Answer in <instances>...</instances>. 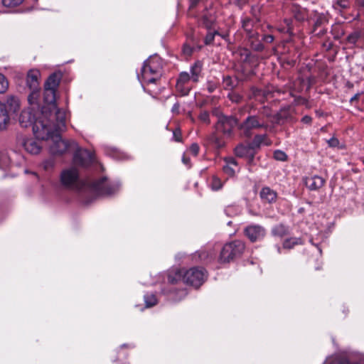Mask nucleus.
Wrapping results in <instances>:
<instances>
[{"instance_id": "obj_13", "label": "nucleus", "mask_w": 364, "mask_h": 364, "mask_svg": "<svg viewBox=\"0 0 364 364\" xmlns=\"http://www.w3.org/2000/svg\"><path fill=\"white\" fill-rule=\"evenodd\" d=\"M255 148L252 146V143L245 145L240 144L235 149L236 156L239 157H246L252 159L255 154Z\"/></svg>"}, {"instance_id": "obj_42", "label": "nucleus", "mask_w": 364, "mask_h": 364, "mask_svg": "<svg viewBox=\"0 0 364 364\" xmlns=\"http://www.w3.org/2000/svg\"><path fill=\"white\" fill-rule=\"evenodd\" d=\"M199 146L198 145V144H192L191 146H190L189 148V150L188 151L193 156H197L198 152H199Z\"/></svg>"}, {"instance_id": "obj_26", "label": "nucleus", "mask_w": 364, "mask_h": 364, "mask_svg": "<svg viewBox=\"0 0 364 364\" xmlns=\"http://www.w3.org/2000/svg\"><path fill=\"white\" fill-rule=\"evenodd\" d=\"M301 243V239L297 237H291L284 240L283 243L284 249H291L294 246Z\"/></svg>"}, {"instance_id": "obj_37", "label": "nucleus", "mask_w": 364, "mask_h": 364, "mask_svg": "<svg viewBox=\"0 0 364 364\" xmlns=\"http://www.w3.org/2000/svg\"><path fill=\"white\" fill-rule=\"evenodd\" d=\"M210 141L218 149L223 147L224 145V142L215 134H213L210 137Z\"/></svg>"}, {"instance_id": "obj_56", "label": "nucleus", "mask_w": 364, "mask_h": 364, "mask_svg": "<svg viewBox=\"0 0 364 364\" xmlns=\"http://www.w3.org/2000/svg\"><path fill=\"white\" fill-rule=\"evenodd\" d=\"M208 90H209L210 92H212L213 91L214 88L213 87H210L208 88Z\"/></svg>"}, {"instance_id": "obj_17", "label": "nucleus", "mask_w": 364, "mask_h": 364, "mask_svg": "<svg viewBox=\"0 0 364 364\" xmlns=\"http://www.w3.org/2000/svg\"><path fill=\"white\" fill-rule=\"evenodd\" d=\"M260 198L264 202L273 203L276 200L277 194L269 187H263L259 193Z\"/></svg>"}, {"instance_id": "obj_50", "label": "nucleus", "mask_w": 364, "mask_h": 364, "mask_svg": "<svg viewBox=\"0 0 364 364\" xmlns=\"http://www.w3.org/2000/svg\"><path fill=\"white\" fill-rule=\"evenodd\" d=\"M182 161H183V163L185 165L188 166V165H189L190 159H189L188 158H187V157L186 156V155L184 154V155L183 156V158H182Z\"/></svg>"}, {"instance_id": "obj_19", "label": "nucleus", "mask_w": 364, "mask_h": 364, "mask_svg": "<svg viewBox=\"0 0 364 364\" xmlns=\"http://www.w3.org/2000/svg\"><path fill=\"white\" fill-rule=\"evenodd\" d=\"M225 164L223 166V171L230 176H234L235 168L237 167L236 161L233 158H228L225 160Z\"/></svg>"}, {"instance_id": "obj_24", "label": "nucleus", "mask_w": 364, "mask_h": 364, "mask_svg": "<svg viewBox=\"0 0 364 364\" xmlns=\"http://www.w3.org/2000/svg\"><path fill=\"white\" fill-rule=\"evenodd\" d=\"M12 164V156L7 153H3L0 156V168L6 169Z\"/></svg>"}, {"instance_id": "obj_30", "label": "nucleus", "mask_w": 364, "mask_h": 364, "mask_svg": "<svg viewBox=\"0 0 364 364\" xmlns=\"http://www.w3.org/2000/svg\"><path fill=\"white\" fill-rule=\"evenodd\" d=\"M144 301L146 307H151L156 304L157 299L153 294H148L144 296Z\"/></svg>"}, {"instance_id": "obj_40", "label": "nucleus", "mask_w": 364, "mask_h": 364, "mask_svg": "<svg viewBox=\"0 0 364 364\" xmlns=\"http://www.w3.org/2000/svg\"><path fill=\"white\" fill-rule=\"evenodd\" d=\"M199 119L204 123L209 124L210 123V117L209 113L206 111H203L199 114Z\"/></svg>"}, {"instance_id": "obj_27", "label": "nucleus", "mask_w": 364, "mask_h": 364, "mask_svg": "<svg viewBox=\"0 0 364 364\" xmlns=\"http://www.w3.org/2000/svg\"><path fill=\"white\" fill-rule=\"evenodd\" d=\"M315 21L314 23V31L316 28L321 26L327 21L326 16L323 14H314Z\"/></svg>"}, {"instance_id": "obj_46", "label": "nucleus", "mask_w": 364, "mask_h": 364, "mask_svg": "<svg viewBox=\"0 0 364 364\" xmlns=\"http://www.w3.org/2000/svg\"><path fill=\"white\" fill-rule=\"evenodd\" d=\"M328 144L331 147H336L339 144V141L336 138H331L328 141Z\"/></svg>"}, {"instance_id": "obj_18", "label": "nucleus", "mask_w": 364, "mask_h": 364, "mask_svg": "<svg viewBox=\"0 0 364 364\" xmlns=\"http://www.w3.org/2000/svg\"><path fill=\"white\" fill-rule=\"evenodd\" d=\"M291 12L294 15V18L298 21H304L308 19V12L307 11L299 6V5H293L291 6Z\"/></svg>"}, {"instance_id": "obj_36", "label": "nucleus", "mask_w": 364, "mask_h": 364, "mask_svg": "<svg viewBox=\"0 0 364 364\" xmlns=\"http://www.w3.org/2000/svg\"><path fill=\"white\" fill-rule=\"evenodd\" d=\"M349 6H350V4L348 0H338L333 5V6L336 9H345L348 8Z\"/></svg>"}, {"instance_id": "obj_9", "label": "nucleus", "mask_w": 364, "mask_h": 364, "mask_svg": "<svg viewBox=\"0 0 364 364\" xmlns=\"http://www.w3.org/2000/svg\"><path fill=\"white\" fill-rule=\"evenodd\" d=\"M215 18L211 14H204L201 19V24L208 30L204 43L205 45H210L214 41L215 36H220L225 39L227 36L220 34L218 31L215 28Z\"/></svg>"}, {"instance_id": "obj_21", "label": "nucleus", "mask_w": 364, "mask_h": 364, "mask_svg": "<svg viewBox=\"0 0 364 364\" xmlns=\"http://www.w3.org/2000/svg\"><path fill=\"white\" fill-rule=\"evenodd\" d=\"M201 70L202 63L199 61L195 63L194 65L191 67V77L193 82H196L198 81Z\"/></svg>"}, {"instance_id": "obj_51", "label": "nucleus", "mask_w": 364, "mask_h": 364, "mask_svg": "<svg viewBox=\"0 0 364 364\" xmlns=\"http://www.w3.org/2000/svg\"><path fill=\"white\" fill-rule=\"evenodd\" d=\"M356 3L360 8L364 9V0H356Z\"/></svg>"}, {"instance_id": "obj_43", "label": "nucleus", "mask_w": 364, "mask_h": 364, "mask_svg": "<svg viewBox=\"0 0 364 364\" xmlns=\"http://www.w3.org/2000/svg\"><path fill=\"white\" fill-rule=\"evenodd\" d=\"M54 166V161L53 159H48L43 162V167L46 170L52 168Z\"/></svg>"}, {"instance_id": "obj_12", "label": "nucleus", "mask_w": 364, "mask_h": 364, "mask_svg": "<svg viewBox=\"0 0 364 364\" xmlns=\"http://www.w3.org/2000/svg\"><path fill=\"white\" fill-rule=\"evenodd\" d=\"M245 236L252 242L261 240L266 234L264 228L259 225H250L244 230Z\"/></svg>"}, {"instance_id": "obj_52", "label": "nucleus", "mask_w": 364, "mask_h": 364, "mask_svg": "<svg viewBox=\"0 0 364 364\" xmlns=\"http://www.w3.org/2000/svg\"><path fill=\"white\" fill-rule=\"evenodd\" d=\"M249 23H250V21H243V25H242V26H243V28H244L246 31H248V28H247V26H248Z\"/></svg>"}, {"instance_id": "obj_47", "label": "nucleus", "mask_w": 364, "mask_h": 364, "mask_svg": "<svg viewBox=\"0 0 364 364\" xmlns=\"http://www.w3.org/2000/svg\"><path fill=\"white\" fill-rule=\"evenodd\" d=\"M180 105L178 102L175 103L171 109V112L173 114H178L179 113Z\"/></svg>"}, {"instance_id": "obj_1", "label": "nucleus", "mask_w": 364, "mask_h": 364, "mask_svg": "<svg viewBox=\"0 0 364 364\" xmlns=\"http://www.w3.org/2000/svg\"><path fill=\"white\" fill-rule=\"evenodd\" d=\"M45 129L48 134L45 137H41L33 129V134L38 139L48 140L50 139L51 144L49 146V151L53 156H60L69 151L71 149L76 150L73 161L75 165L87 167L95 161L92 152L86 149H78L77 144L75 141L64 140L60 136V132H64L66 128V112H56L54 117H45ZM36 122L34 124L33 128Z\"/></svg>"}, {"instance_id": "obj_57", "label": "nucleus", "mask_w": 364, "mask_h": 364, "mask_svg": "<svg viewBox=\"0 0 364 364\" xmlns=\"http://www.w3.org/2000/svg\"><path fill=\"white\" fill-rule=\"evenodd\" d=\"M261 48H262V46H261V45H259V46H258V47L257 48V50H260Z\"/></svg>"}, {"instance_id": "obj_10", "label": "nucleus", "mask_w": 364, "mask_h": 364, "mask_svg": "<svg viewBox=\"0 0 364 364\" xmlns=\"http://www.w3.org/2000/svg\"><path fill=\"white\" fill-rule=\"evenodd\" d=\"M238 120L232 116L220 115L216 124V129L225 134H230L232 129L238 127Z\"/></svg>"}, {"instance_id": "obj_6", "label": "nucleus", "mask_w": 364, "mask_h": 364, "mask_svg": "<svg viewBox=\"0 0 364 364\" xmlns=\"http://www.w3.org/2000/svg\"><path fill=\"white\" fill-rule=\"evenodd\" d=\"M162 60L160 57L155 55L147 59L141 70V75L138 78L142 82L154 83L161 75Z\"/></svg>"}, {"instance_id": "obj_28", "label": "nucleus", "mask_w": 364, "mask_h": 364, "mask_svg": "<svg viewBox=\"0 0 364 364\" xmlns=\"http://www.w3.org/2000/svg\"><path fill=\"white\" fill-rule=\"evenodd\" d=\"M284 23L286 24L285 27L279 26L277 28V31L280 33H287L289 35L292 34V21L291 19L285 18Z\"/></svg>"}, {"instance_id": "obj_48", "label": "nucleus", "mask_w": 364, "mask_h": 364, "mask_svg": "<svg viewBox=\"0 0 364 364\" xmlns=\"http://www.w3.org/2000/svg\"><path fill=\"white\" fill-rule=\"evenodd\" d=\"M301 121H302V122H304L305 124H309L311 122V117L306 115L302 117Z\"/></svg>"}, {"instance_id": "obj_15", "label": "nucleus", "mask_w": 364, "mask_h": 364, "mask_svg": "<svg viewBox=\"0 0 364 364\" xmlns=\"http://www.w3.org/2000/svg\"><path fill=\"white\" fill-rule=\"evenodd\" d=\"M24 149L31 154H38L40 153L42 146L41 143L35 139H26L23 142Z\"/></svg>"}, {"instance_id": "obj_7", "label": "nucleus", "mask_w": 364, "mask_h": 364, "mask_svg": "<svg viewBox=\"0 0 364 364\" xmlns=\"http://www.w3.org/2000/svg\"><path fill=\"white\" fill-rule=\"evenodd\" d=\"M20 107L17 97H8L6 103L0 102V130L5 129L10 122L11 115L16 114Z\"/></svg>"}, {"instance_id": "obj_39", "label": "nucleus", "mask_w": 364, "mask_h": 364, "mask_svg": "<svg viewBox=\"0 0 364 364\" xmlns=\"http://www.w3.org/2000/svg\"><path fill=\"white\" fill-rule=\"evenodd\" d=\"M228 97L232 102L235 103L240 102L242 100V96L240 95L233 92L228 94Z\"/></svg>"}, {"instance_id": "obj_8", "label": "nucleus", "mask_w": 364, "mask_h": 364, "mask_svg": "<svg viewBox=\"0 0 364 364\" xmlns=\"http://www.w3.org/2000/svg\"><path fill=\"white\" fill-rule=\"evenodd\" d=\"M245 250V243L240 240H235L226 243L219 257L220 262H229L242 255Z\"/></svg>"}, {"instance_id": "obj_5", "label": "nucleus", "mask_w": 364, "mask_h": 364, "mask_svg": "<svg viewBox=\"0 0 364 364\" xmlns=\"http://www.w3.org/2000/svg\"><path fill=\"white\" fill-rule=\"evenodd\" d=\"M206 277V272L203 268L193 267L188 270L182 269L170 272L168 281L173 284L182 280L184 283L198 288L205 282Z\"/></svg>"}, {"instance_id": "obj_34", "label": "nucleus", "mask_w": 364, "mask_h": 364, "mask_svg": "<svg viewBox=\"0 0 364 364\" xmlns=\"http://www.w3.org/2000/svg\"><path fill=\"white\" fill-rule=\"evenodd\" d=\"M274 158L280 161H285L287 159V155L282 150H276L274 152Z\"/></svg>"}, {"instance_id": "obj_53", "label": "nucleus", "mask_w": 364, "mask_h": 364, "mask_svg": "<svg viewBox=\"0 0 364 364\" xmlns=\"http://www.w3.org/2000/svg\"><path fill=\"white\" fill-rule=\"evenodd\" d=\"M180 293H181V297H180V299H181L182 297H184V296L186 295V294H187V293H186V291L185 290H181V291H180Z\"/></svg>"}, {"instance_id": "obj_38", "label": "nucleus", "mask_w": 364, "mask_h": 364, "mask_svg": "<svg viewBox=\"0 0 364 364\" xmlns=\"http://www.w3.org/2000/svg\"><path fill=\"white\" fill-rule=\"evenodd\" d=\"M359 38L360 33L358 32H354L348 36L347 41L349 43L355 44Z\"/></svg>"}, {"instance_id": "obj_31", "label": "nucleus", "mask_w": 364, "mask_h": 364, "mask_svg": "<svg viewBox=\"0 0 364 364\" xmlns=\"http://www.w3.org/2000/svg\"><path fill=\"white\" fill-rule=\"evenodd\" d=\"M9 87V82L6 77L0 73V94L5 92Z\"/></svg>"}, {"instance_id": "obj_16", "label": "nucleus", "mask_w": 364, "mask_h": 364, "mask_svg": "<svg viewBox=\"0 0 364 364\" xmlns=\"http://www.w3.org/2000/svg\"><path fill=\"white\" fill-rule=\"evenodd\" d=\"M325 183V180L318 176H313L305 179V184L311 191H316L321 188Z\"/></svg>"}, {"instance_id": "obj_33", "label": "nucleus", "mask_w": 364, "mask_h": 364, "mask_svg": "<svg viewBox=\"0 0 364 364\" xmlns=\"http://www.w3.org/2000/svg\"><path fill=\"white\" fill-rule=\"evenodd\" d=\"M190 80H191V75L186 72H183L180 74L176 83L187 84Z\"/></svg>"}, {"instance_id": "obj_14", "label": "nucleus", "mask_w": 364, "mask_h": 364, "mask_svg": "<svg viewBox=\"0 0 364 364\" xmlns=\"http://www.w3.org/2000/svg\"><path fill=\"white\" fill-rule=\"evenodd\" d=\"M41 73L38 70L33 69L28 72L26 77V85L30 90L39 89V77Z\"/></svg>"}, {"instance_id": "obj_49", "label": "nucleus", "mask_w": 364, "mask_h": 364, "mask_svg": "<svg viewBox=\"0 0 364 364\" xmlns=\"http://www.w3.org/2000/svg\"><path fill=\"white\" fill-rule=\"evenodd\" d=\"M264 40L267 43H272L274 41V36L272 35L264 36Z\"/></svg>"}, {"instance_id": "obj_22", "label": "nucleus", "mask_w": 364, "mask_h": 364, "mask_svg": "<svg viewBox=\"0 0 364 364\" xmlns=\"http://www.w3.org/2000/svg\"><path fill=\"white\" fill-rule=\"evenodd\" d=\"M272 233L274 236L282 237L289 234V228L283 224H279L272 228Z\"/></svg>"}, {"instance_id": "obj_45", "label": "nucleus", "mask_w": 364, "mask_h": 364, "mask_svg": "<svg viewBox=\"0 0 364 364\" xmlns=\"http://www.w3.org/2000/svg\"><path fill=\"white\" fill-rule=\"evenodd\" d=\"M183 52L186 55L189 56L193 52V48L190 46L185 45L183 48Z\"/></svg>"}, {"instance_id": "obj_25", "label": "nucleus", "mask_w": 364, "mask_h": 364, "mask_svg": "<svg viewBox=\"0 0 364 364\" xmlns=\"http://www.w3.org/2000/svg\"><path fill=\"white\" fill-rule=\"evenodd\" d=\"M224 182L217 176H213L210 182V186L212 190L218 191L223 186Z\"/></svg>"}, {"instance_id": "obj_35", "label": "nucleus", "mask_w": 364, "mask_h": 364, "mask_svg": "<svg viewBox=\"0 0 364 364\" xmlns=\"http://www.w3.org/2000/svg\"><path fill=\"white\" fill-rule=\"evenodd\" d=\"M23 0H2V4L5 7H15L20 5Z\"/></svg>"}, {"instance_id": "obj_32", "label": "nucleus", "mask_w": 364, "mask_h": 364, "mask_svg": "<svg viewBox=\"0 0 364 364\" xmlns=\"http://www.w3.org/2000/svg\"><path fill=\"white\" fill-rule=\"evenodd\" d=\"M176 89L183 96L188 95L191 90V87L188 85L181 83H176Z\"/></svg>"}, {"instance_id": "obj_11", "label": "nucleus", "mask_w": 364, "mask_h": 364, "mask_svg": "<svg viewBox=\"0 0 364 364\" xmlns=\"http://www.w3.org/2000/svg\"><path fill=\"white\" fill-rule=\"evenodd\" d=\"M34 109L28 108L21 112L19 117V123L22 127H28L31 125L33 127L36 122L42 116V109L37 113H33Z\"/></svg>"}, {"instance_id": "obj_29", "label": "nucleus", "mask_w": 364, "mask_h": 364, "mask_svg": "<svg viewBox=\"0 0 364 364\" xmlns=\"http://www.w3.org/2000/svg\"><path fill=\"white\" fill-rule=\"evenodd\" d=\"M237 85V81L235 79L226 76L223 79V87L226 90H232Z\"/></svg>"}, {"instance_id": "obj_20", "label": "nucleus", "mask_w": 364, "mask_h": 364, "mask_svg": "<svg viewBox=\"0 0 364 364\" xmlns=\"http://www.w3.org/2000/svg\"><path fill=\"white\" fill-rule=\"evenodd\" d=\"M252 146L255 149H258L261 145L269 146L271 144L270 140L268 139L267 134H257L254 136L251 141Z\"/></svg>"}, {"instance_id": "obj_4", "label": "nucleus", "mask_w": 364, "mask_h": 364, "mask_svg": "<svg viewBox=\"0 0 364 364\" xmlns=\"http://www.w3.org/2000/svg\"><path fill=\"white\" fill-rule=\"evenodd\" d=\"M272 123H282L280 114L275 115L271 119V114L269 111L259 113L257 115H249L242 123L238 124V129L241 136L250 138L252 136L253 132L258 129L267 130L269 127L267 119Z\"/></svg>"}, {"instance_id": "obj_54", "label": "nucleus", "mask_w": 364, "mask_h": 364, "mask_svg": "<svg viewBox=\"0 0 364 364\" xmlns=\"http://www.w3.org/2000/svg\"><path fill=\"white\" fill-rule=\"evenodd\" d=\"M277 252L279 253H281V249H282L281 247H279V245H277Z\"/></svg>"}, {"instance_id": "obj_23", "label": "nucleus", "mask_w": 364, "mask_h": 364, "mask_svg": "<svg viewBox=\"0 0 364 364\" xmlns=\"http://www.w3.org/2000/svg\"><path fill=\"white\" fill-rule=\"evenodd\" d=\"M31 92L28 97L29 105L31 106L32 109H35L36 107H38V100L39 98V89L38 90H31Z\"/></svg>"}, {"instance_id": "obj_2", "label": "nucleus", "mask_w": 364, "mask_h": 364, "mask_svg": "<svg viewBox=\"0 0 364 364\" xmlns=\"http://www.w3.org/2000/svg\"><path fill=\"white\" fill-rule=\"evenodd\" d=\"M60 181L65 187L87 191L96 196H112L117 193L120 187L119 183L108 182L106 177L95 181L87 179L80 181L78 171L75 167L63 171Z\"/></svg>"}, {"instance_id": "obj_55", "label": "nucleus", "mask_w": 364, "mask_h": 364, "mask_svg": "<svg viewBox=\"0 0 364 364\" xmlns=\"http://www.w3.org/2000/svg\"><path fill=\"white\" fill-rule=\"evenodd\" d=\"M358 98V95H355L354 97H353L350 100V101H353L354 100H356Z\"/></svg>"}, {"instance_id": "obj_41", "label": "nucleus", "mask_w": 364, "mask_h": 364, "mask_svg": "<svg viewBox=\"0 0 364 364\" xmlns=\"http://www.w3.org/2000/svg\"><path fill=\"white\" fill-rule=\"evenodd\" d=\"M239 209L235 206H228L225 208V212L228 216H232L235 213L237 214Z\"/></svg>"}, {"instance_id": "obj_44", "label": "nucleus", "mask_w": 364, "mask_h": 364, "mask_svg": "<svg viewBox=\"0 0 364 364\" xmlns=\"http://www.w3.org/2000/svg\"><path fill=\"white\" fill-rule=\"evenodd\" d=\"M173 137L176 141H181V132L179 129H176L173 132Z\"/></svg>"}, {"instance_id": "obj_3", "label": "nucleus", "mask_w": 364, "mask_h": 364, "mask_svg": "<svg viewBox=\"0 0 364 364\" xmlns=\"http://www.w3.org/2000/svg\"><path fill=\"white\" fill-rule=\"evenodd\" d=\"M60 78L53 73L49 76L44 85L43 105L42 106V116L36 121L35 132L41 137H45L48 131L45 129V117H54L56 112H65L58 109L55 105V91L58 87Z\"/></svg>"}]
</instances>
